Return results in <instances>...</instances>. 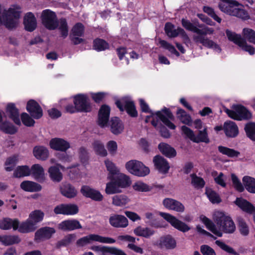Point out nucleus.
<instances>
[{
    "label": "nucleus",
    "mask_w": 255,
    "mask_h": 255,
    "mask_svg": "<svg viewBox=\"0 0 255 255\" xmlns=\"http://www.w3.org/2000/svg\"><path fill=\"white\" fill-rule=\"evenodd\" d=\"M201 220L208 230L216 236L221 237L223 233L232 234L236 230L235 224L232 218L226 216L224 212H217L213 216V219L219 230H218L213 221L205 216L200 217Z\"/></svg>",
    "instance_id": "f257e3e1"
},
{
    "label": "nucleus",
    "mask_w": 255,
    "mask_h": 255,
    "mask_svg": "<svg viewBox=\"0 0 255 255\" xmlns=\"http://www.w3.org/2000/svg\"><path fill=\"white\" fill-rule=\"evenodd\" d=\"M40 18L42 24L47 29L53 30L58 28L63 39L68 35L69 27L66 18L58 19L56 13L49 9L42 10Z\"/></svg>",
    "instance_id": "f03ea898"
},
{
    "label": "nucleus",
    "mask_w": 255,
    "mask_h": 255,
    "mask_svg": "<svg viewBox=\"0 0 255 255\" xmlns=\"http://www.w3.org/2000/svg\"><path fill=\"white\" fill-rule=\"evenodd\" d=\"M74 105L70 104L66 106L65 109L67 113H90L93 107L88 95L86 94H78L73 96Z\"/></svg>",
    "instance_id": "7ed1b4c3"
},
{
    "label": "nucleus",
    "mask_w": 255,
    "mask_h": 255,
    "mask_svg": "<svg viewBox=\"0 0 255 255\" xmlns=\"http://www.w3.org/2000/svg\"><path fill=\"white\" fill-rule=\"evenodd\" d=\"M139 105L142 112L155 115L156 117L169 128L171 129L176 128V126L170 121H174L175 117L169 108L164 107L160 111H158L154 113L150 110L148 104L144 100L140 99Z\"/></svg>",
    "instance_id": "20e7f679"
},
{
    "label": "nucleus",
    "mask_w": 255,
    "mask_h": 255,
    "mask_svg": "<svg viewBox=\"0 0 255 255\" xmlns=\"http://www.w3.org/2000/svg\"><path fill=\"white\" fill-rule=\"evenodd\" d=\"M214 32V30L213 28L208 26H205L202 29L199 28L197 35L193 36V40L196 43H201L208 48L213 49L220 53L222 51L220 46L212 40L205 37L207 34H213Z\"/></svg>",
    "instance_id": "39448f33"
},
{
    "label": "nucleus",
    "mask_w": 255,
    "mask_h": 255,
    "mask_svg": "<svg viewBox=\"0 0 255 255\" xmlns=\"http://www.w3.org/2000/svg\"><path fill=\"white\" fill-rule=\"evenodd\" d=\"M2 6L0 4V24L3 23L8 29L16 27L17 20L20 18V11L15 8L9 7L7 10L4 9L1 15Z\"/></svg>",
    "instance_id": "423d86ee"
},
{
    "label": "nucleus",
    "mask_w": 255,
    "mask_h": 255,
    "mask_svg": "<svg viewBox=\"0 0 255 255\" xmlns=\"http://www.w3.org/2000/svg\"><path fill=\"white\" fill-rule=\"evenodd\" d=\"M233 110L226 109L225 112L228 116L235 120H249L252 118L251 112L244 106L240 104L233 105Z\"/></svg>",
    "instance_id": "0eeeda50"
},
{
    "label": "nucleus",
    "mask_w": 255,
    "mask_h": 255,
    "mask_svg": "<svg viewBox=\"0 0 255 255\" xmlns=\"http://www.w3.org/2000/svg\"><path fill=\"white\" fill-rule=\"evenodd\" d=\"M125 167L129 173L138 177H144L150 172L148 167L137 160H130L128 161L126 163Z\"/></svg>",
    "instance_id": "6e6552de"
},
{
    "label": "nucleus",
    "mask_w": 255,
    "mask_h": 255,
    "mask_svg": "<svg viewBox=\"0 0 255 255\" xmlns=\"http://www.w3.org/2000/svg\"><path fill=\"white\" fill-rule=\"evenodd\" d=\"M115 105L120 112L126 111L128 115L131 118H136L138 112L134 101L127 97H123L115 101Z\"/></svg>",
    "instance_id": "1a4fd4ad"
},
{
    "label": "nucleus",
    "mask_w": 255,
    "mask_h": 255,
    "mask_svg": "<svg viewBox=\"0 0 255 255\" xmlns=\"http://www.w3.org/2000/svg\"><path fill=\"white\" fill-rule=\"evenodd\" d=\"M226 33L229 40L233 42L244 51L248 52L251 55L255 53V48L248 44L246 39L243 38L240 34L232 32L229 29L226 30Z\"/></svg>",
    "instance_id": "9d476101"
},
{
    "label": "nucleus",
    "mask_w": 255,
    "mask_h": 255,
    "mask_svg": "<svg viewBox=\"0 0 255 255\" xmlns=\"http://www.w3.org/2000/svg\"><path fill=\"white\" fill-rule=\"evenodd\" d=\"M181 128L183 133L194 142L199 143L203 142L208 143L210 142L207 128H205L203 130H199L197 136H195L192 129L186 126H182Z\"/></svg>",
    "instance_id": "9b49d317"
},
{
    "label": "nucleus",
    "mask_w": 255,
    "mask_h": 255,
    "mask_svg": "<svg viewBox=\"0 0 255 255\" xmlns=\"http://www.w3.org/2000/svg\"><path fill=\"white\" fill-rule=\"evenodd\" d=\"M159 215L173 228L180 232L186 233L191 229L187 224L169 213L160 212Z\"/></svg>",
    "instance_id": "f8f14e48"
},
{
    "label": "nucleus",
    "mask_w": 255,
    "mask_h": 255,
    "mask_svg": "<svg viewBox=\"0 0 255 255\" xmlns=\"http://www.w3.org/2000/svg\"><path fill=\"white\" fill-rule=\"evenodd\" d=\"M153 245L160 250H172L176 248L177 242L171 235L167 234L161 236Z\"/></svg>",
    "instance_id": "ddd939ff"
},
{
    "label": "nucleus",
    "mask_w": 255,
    "mask_h": 255,
    "mask_svg": "<svg viewBox=\"0 0 255 255\" xmlns=\"http://www.w3.org/2000/svg\"><path fill=\"white\" fill-rule=\"evenodd\" d=\"M55 232L56 230L54 228L47 226L41 227L35 232L34 241L39 242L41 241L49 240Z\"/></svg>",
    "instance_id": "4468645a"
},
{
    "label": "nucleus",
    "mask_w": 255,
    "mask_h": 255,
    "mask_svg": "<svg viewBox=\"0 0 255 255\" xmlns=\"http://www.w3.org/2000/svg\"><path fill=\"white\" fill-rule=\"evenodd\" d=\"M109 224L116 228H125L128 226V221L126 217L118 214H111L109 219Z\"/></svg>",
    "instance_id": "2eb2a0df"
},
{
    "label": "nucleus",
    "mask_w": 255,
    "mask_h": 255,
    "mask_svg": "<svg viewBox=\"0 0 255 255\" xmlns=\"http://www.w3.org/2000/svg\"><path fill=\"white\" fill-rule=\"evenodd\" d=\"M26 109L30 116L35 119H39L43 116V111L39 104L34 100H29Z\"/></svg>",
    "instance_id": "dca6fc26"
},
{
    "label": "nucleus",
    "mask_w": 255,
    "mask_h": 255,
    "mask_svg": "<svg viewBox=\"0 0 255 255\" xmlns=\"http://www.w3.org/2000/svg\"><path fill=\"white\" fill-rule=\"evenodd\" d=\"M111 112L110 107L106 104L102 105L99 109L98 114V124L101 128L107 126L109 121Z\"/></svg>",
    "instance_id": "f3484780"
},
{
    "label": "nucleus",
    "mask_w": 255,
    "mask_h": 255,
    "mask_svg": "<svg viewBox=\"0 0 255 255\" xmlns=\"http://www.w3.org/2000/svg\"><path fill=\"white\" fill-rule=\"evenodd\" d=\"M81 192L84 196L90 198L93 201L100 202L103 200V196L99 191L92 188L89 186H82Z\"/></svg>",
    "instance_id": "a211bd4d"
},
{
    "label": "nucleus",
    "mask_w": 255,
    "mask_h": 255,
    "mask_svg": "<svg viewBox=\"0 0 255 255\" xmlns=\"http://www.w3.org/2000/svg\"><path fill=\"white\" fill-rule=\"evenodd\" d=\"M49 146L51 149L54 150L66 152L70 148V144L63 138L55 137L50 140Z\"/></svg>",
    "instance_id": "6ab92c4d"
},
{
    "label": "nucleus",
    "mask_w": 255,
    "mask_h": 255,
    "mask_svg": "<svg viewBox=\"0 0 255 255\" xmlns=\"http://www.w3.org/2000/svg\"><path fill=\"white\" fill-rule=\"evenodd\" d=\"M163 205L166 209L179 213H183L185 211L184 205L180 201L175 199L166 198L162 201Z\"/></svg>",
    "instance_id": "aec40b11"
},
{
    "label": "nucleus",
    "mask_w": 255,
    "mask_h": 255,
    "mask_svg": "<svg viewBox=\"0 0 255 255\" xmlns=\"http://www.w3.org/2000/svg\"><path fill=\"white\" fill-rule=\"evenodd\" d=\"M5 112L8 117L16 125L20 126L21 125L19 118V110L16 107L14 103H9L6 105Z\"/></svg>",
    "instance_id": "412c9836"
},
{
    "label": "nucleus",
    "mask_w": 255,
    "mask_h": 255,
    "mask_svg": "<svg viewBox=\"0 0 255 255\" xmlns=\"http://www.w3.org/2000/svg\"><path fill=\"white\" fill-rule=\"evenodd\" d=\"M155 167L162 174H166L170 169L168 161L160 155L155 156L153 159Z\"/></svg>",
    "instance_id": "4be33fe9"
},
{
    "label": "nucleus",
    "mask_w": 255,
    "mask_h": 255,
    "mask_svg": "<svg viewBox=\"0 0 255 255\" xmlns=\"http://www.w3.org/2000/svg\"><path fill=\"white\" fill-rule=\"evenodd\" d=\"M58 228L63 231H71L82 228L79 221L76 219H68L62 221L58 224Z\"/></svg>",
    "instance_id": "5701e85b"
},
{
    "label": "nucleus",
    "mask_w": 255,
    "mask_h": 255,
    "mask_svg": "<svg viewBox=\"0 0 255 255\" xmlns=\"http://www.w3.org/2000/svg\"><path fill=\"white\" fill-rule=\"evenodd\" d=\"M23 24L27 31L32 32L36 29L37 21L33 13L28 12L25 14L23 18Z\"/></svg>",
    "instance_id": "b1692460"
},
{
    "label": "nucleus",
    "mask_w": 255,
    "mask_h": 255,
    "mask_svg": "<svg viewBox=\"0 0 255 255\" xmlns=\"http://www.w3.org/2000/svg\"><path fill=\"white\" fill-rule=\"evenodd\" d=\"M240 5V3L235 0H220L218 6L222 12L230 15L234 6H238Z\"/></svg>",
    "instance_id": "393cba45"
},
{
    "label": "nucleus",
    "mask_w": 255,
    "mask_h": 255,
    "mask_svg": "<svg viewBox=\"0 0 255 255\" xmlns=\"http://www.w3.org/2000/svg\"><path fill=\"white\" fill-rule=\"evenodd\" d=\"M225 134L229 137H235L239 134V129L236 124L232 121H226L224 124Z\"/></svg>",
    "instance_id": "a878e982"
},
{
    "label": "nucleus",
    "mask_w": 255,
    "mask_h": 255,
    "mask_svg": "<svg viewBox=\"0 0 255 255\" xmlns=\"http://www.w3.org/2000/svg\"><path fill=\"white\" fill-rule=\"evenodd\" d=\"M31 176L37 181L42 183L45 180L44 170L42 166L39 164H34L31 167Z\"/></svg>",
    "instance_id": "bb28decb"
},
{
    "label": "nucleus",
    "mask_w": 255,
    "mask_h": 255,
    "mask_svg": "<svg viewBox=\"0 0 255 255\" xmlns=\"http://www.w3.org/2000/svg\"><path fill=\"white\" fill-rule=\"evenodd\" d=\"M110 126L111 132L115 135L121 133L124 129L123 122L118 117H112L110 121Z\"/></svg>",
    "instance_id": "cd10ccee"
},
{
    "label": "nucleus",
    "mask_w": 255,
    "mask_h": 255,
    "mask_svg": "<svg viewBox=\"0 0 255 255\" xmlns=\"http://www.w3.org/2000/svg\"><path fill=\"white\" fill-rule=\"evenodd\" d=\"M235 204L243 211L252 214L255 212V207L249 201L242 198H237Z\"/></svg>",
    "instance_id": "c85d7f7f"
},
{
    "label": "nucleus",
    "mask_w": 255,
    "mask_h": 255,
    "mask_svg": "<svg viewBox=\"0 0 255 255\" xmlns=\"http://www.w3.org/2000/svg\"><path fill=\"white\" fill-rule=\"evenodd\" d=\"M19 225V222L17 219L12 220L9 218H5L0 221V229L4 230H9L11 228L14 230H16Z\"/></svg>",
    "instance_id": "c756f323"
},
{
    "label": "nucleus",
    "mask_w": 255,
    "mask_h": 255,
    "mask_svg": "<svg viewBox=\"0 0 255 255\" xmlns=\"http://www.w3.org/2000/svg\"><path fill=\"white\" fill-rule=\"evenodd\" d=\"M60 190L61 194L68 198H73L76 196L77 194L75 188L68 183L62 184Z\"/></svg>",
    "instance_id": "7c9ffc66"
},
{
    "label": "nucleus",
    "mask_w": 255,
    "mask_h": 255,
    "mask_svg": "<svg viewBox=\"0 0 255 255\" xmlns=\"http://www.w3.org/2000/svg\"><path fill=\"white\" fill-rule=\"evenodd\" d=\"M33 154L36 159L45 161L48 158L49 152L46 147L37 145L34 146L33 149Z\"/></svg>",
    "instance_id": "2f4dec72"
},
{
    "label": "nucleus",
    "mask_w": 255,
    "mask_h": 255,
    "mask_svg": "<svg viewBox=\"0 0 255 255\" xmlns=\"http://www.w3.org/2000/svg\"><path fill=\"white\" fill-rule=\"evenodd\" d=\"M158 148L163 155L168 158L174 157L177 154L176 150L166 143L160 142L158 145Z\"/></svg>",
    "instance_id": "473e14b6"
},
{
    "label": "nucleus",
    "mask_w": 255,
    "mask_h": 255,
    "mask_svg": "<svg viewBox=\"0 0 255 255\" xmlns=\"http://www.w3.org/2000/svg\"><path fill=\"white\" fill-rule=\"evenodd\" d=\"M119 188H125L129 186L131 183L129 177L124 173H119L113 177Z\"/></svg>",
    "instance_id": "72a5a7b5"
},
{
    "label": "nucleus",
    "mask_w": 255,
    "mask_h": 255,
    "mask_svg": "<svg viewBox=\"0 0 255 255\" xmlns=\"http://www.w3.org/2000/svg\"><path fill=\"white\" fill-rule=\"evenodd\" d=\"M181 24L182 26L187 30L192 31L197 34L199 28L203 27L202 24H200L197 19L193 21V23H191L189 20L183 18L181 19Z\"/></svg>",
    "instance_id": "f704fd0d"
},
{
    "label": "nucleus",
    "mask_w": 255,
    "mask_h": 255,
    "mask_svg": "<svg viewBox=\"0 0 255 255\" xmlns=\"http://www.w3.org/2000/svg\"><path fill=\"white\" fill-rule=\"evenodd\" d=\"M133 233L137 236L149 239L155 234V231L148 227L138 226L133 230Z\"/></svg>",
    "instance_id": "c9c22d12"
},
{
    "label": "nucleus",
    "mask_w": 255,
    "mask_h": 255,
    "mask_svg": "<svg viewBox=\"0 0 255 255\" xmlns=\"http://www.w3.org/2000/svg\"><path fill=\"white\" fill-rule=\"evenodd\" d=\"M20 186L22 189L28 192H38L42 189V187L39 184L30 181L22 182Z\"/></svg>",
    "instance_id": "e433bc0d"
},
{
    "label": "nucleus",
    "mask_w": 255,
    "mask_h": 255,
    "mask_svg": "<svg viewBox=\"0 0 255 255\" xmlns=\"http://www.w3.org/2000/svg\"><path fill=\"white\" fill-rule=\"evenodd\" d=\"M93 49L97 52H101L109 49L110 45L105 40L96 38L93 41Z\"/></svg>",
    "instance_id": "4c0bfd02"
},
{
    "label": "nucleus",
    "mask_w": 255,
    "mask_h": 255,
    "mask_svg": "<svg viewBox=\"0 0 255 255\" xmlns=\"http://www.w3.org/2000/svg\"><path fill=\"white\" fill-rule=\"evenodd\" d=\"M0 130L3 133L14 134L17 131V128L8 121L0 122Z\"/></svg>",
    "instance_id": "58836bf2"
},
{
    "label": "nucleus",
    "mask_w": 255,
    "mask_h": 255,
    "mask_svg": "<svg viewBox=\"0 0 255 255\" xmlns=\"http://www.w3.org/2000/svg\"><path fill=\"white\" fill-rule=\"evenodd\" d=\"M177 118L183 124L191 126L192 120L190 115L187 114L185 111L181 108H178L176 112Z\"/></svg>",
    "instance_id": "ea45409f"
},
{
    "label": "nucleus",
    "mask_w": 255,
    "mask_h": 255,
    "mask_svg": "<svg viewBox=\"0 0 255 255\" xmlns=\"http://www.w3.org/2000/svg\"><path fill=\"white\" fill-rule=\"evenodd\" d=\"M18 230L21 233H28L33 232L36 229L35 225L32 221L27 219L25 222H22L18 226Z\"/></svg>",
    "instance_id": "a19ab883"
},
{
    "label": "nucleus",
    "mask_w": 255,
    "mask_h": 255,
    "mask_svg": "<svg viewBox=\"0 0 255 255\" xmlns=\"http://www.w3.org/2000/svg\"><path fill=\"white\" fill-rule=\"evenodd\" d=\"M21 241L18 236L16 235H0V242L4 246H10L18 244Z\"/></svg>",
    "instance_id": "79ce46f5"
},
{
    "label": "nucleus",
    "mask_w": 255,
    "mask_h": 255,
    "mask_svg": "<svg viewBox=\"0 0 255 255\" xmlns=\"http://www.w3.org/2000/svg\"><path fill=\"white\" fill-rule=\"evenodd\" d=\"M133 187L135 190L140 192L152 191L154 188L159 189H162L164 188V186L162 185H154L153 186H149L143 182L136 183Z\"/></svg>",
    "instance_id": "37998d69"
},
{
    "label": "nucleus",
    "mask_w": 255,
    "mask_h": 255,
    "mask_svg": "<svg viewBox=\"0 0 255 255\" xmlns=\"http://www.w3.org/2000/svg\"><path fill=\"white\" fill-rule=\"evenodd\" d=\"M48 172L50 179L55 182H60L63 175L58 167L55 166H52L49 168Z\"/></svg>",
    "instance_id": "c03bdc74"
},
{
    "label": "nucleus",
    "mask_w": 255,
    "mask_h": 255,
    "mask_svg": "<svg viewBox=\"0 0 255 255\" xmlns=\"http://www.w3.org/2000/svg\"><path fill=\"white\" fill-rule=\"evenodd\" d=\"M31 174L29 167L27 165L18 166L14 170L13 176L15 178H20L28 176Z\"/></svg>",
    "instance_id": "a18cd8bd"
},
{
    "label": "nucleus",
    "mask_w": 255,
    "mask_h": 255,
    "mask_svg": "<svg viewBox=\"0 0 255 255\" xmlns=\"http://www.w3.org/2000/svg\"><path fill=\"white\" fill-rule=\"evenodd\" d=\"M245 188L251 193L255 194V178L249 176L243 178Z\"/></svg>",
    "instance_id": "49530a36"
},
{
    "label": "nucleus",
    "mask_w": 255,
    "mask_h": 255,
    "mask_svg": "<svg viewBox=\"0 0 255 255\" xmlns=\"http://www.w3.org/2000/svg\"><path fill=\"white\" fill-rule=\"evenodd\" d=\"M108 178L110 180V182L106 184L105 189L106 194L111 195L121 192V190L119 189V187L118 186L115 181L113 180V177H111Z\"/></svg>",
    "instance_id": "de8ad7c7"
},
{
    "label": "nucleus",
    "mask_w": 255,
    "mask_h": 255,
    "mask_svg": "<svg viewBox=\"0 0 255 255\" xmlns=\"http://www.w3.org/2000/svg\"><path fill=\"white\" fill-rule=\"evenodd\" d=\"M218 149L220 153L230 158L237 157L240 155L239 151L222 145L219 146Z\"/></svg>",
    "instance_id": "09e8293b"
},
{
    "label": "nucleus",
    "mask_w": 255,
    "mask_h": 255,
    "mask_svg": "<svg viewBox=\"0 0 255 255\" xmlns=\"http://www.w3.org/2000/svg\"><path fill=\"white\" fill-rule=\"evenodd\" d=\"M129 200L124 194L116 195L112 197V204L116 206L122 207L127 204Z\"/></svg>",
    "instance_id": "8fccbe9b"
},
{
    "label": "nucleus",
    "mask_w": 255,
    "mask_h": 255,
    "mask_svg": "<svg viewBox=\"0 0 255 255\" xmlns=\"http://www.w3.org/2000/svg\"><path fill=\"white\" fill-rule=\"evenodd\" d=\"M243 38L250 43L255 44V31L250 28H244L242 30Z\"/></svg>",
    "instance_id": "3c124183"
},
{
    "label": "nucleus",
    "mask_w": 255,
    "mask_h": 255,
    "mask_svg": "<svg viewBox=\"0 0 255 255\" xmlns=\"http://www.w3.org/2000/svg\"><path fill=\"white\" fill-rule=\"evenodd\" d=\"M93 149L96 154L102 157L107 155V151L104 144L100 140H95L92 144Z\"/></svg>",
    "instance_id": "603ef678"
},
{
    "label": "nucleus",
    "mask_w": 255,
    "mask_h": 255,
    "mask_svg": "<svg viewBox=\"0 0 255 255\" xmlns=\"http://www.w3.org/2000/svg\"><path fill=\"white\" fill-rule=\"evenodd\" d=\"M44 217V213L43 211L40 210H35L30 213L29 218L36 225L43 220Z\"/></svg>",
    "instance_id": "864d4df0"
},
{
    "label": "nucleus",
    "mask_w": 255,
    "mask_h": 255,
    "mask_svg": "<svg viewBox=\"0 0 255 255\" xmlns=\"http://www.w3.org/2000/svg\"><path fill=\"white\" fill-rule=\"evenodd\" d=\"M244 130L247 136L255 141V123L249 122L245 125Z\"/></svg>",
    "instance_id": "5fc2aeb1"
},
{
    "label": "nucleus",
    "mask_w": 255,
    "mask_h": 255,
    "mask_svg": "<svg viewBox=\"0 0 255 255\" xmlns=\"http://www.w3.org/2000/svg\"><path fill=\"white\" fill-rule=\"evenodd\" d=\"M85 32V26L81 22L76 23L72 27L70 35L83 37Z\"/></svg>",
    "instance_id": "6e6d98bb"
},
{
    "label": "nucleus",
    "mask_w": 255,
    "mask_h": 255,
    "mask_svg": "<svg viewBox=\"0 0 255 255\" xmlns=\"http://www.w3.org/2000/svg\"><path fill=\"white\" fill-rule=\"evenodd\" d=\"M230 15L237 17L243 20H247L250 18V16L248 11L243 8H240L234 6L232 10Z\"/></svg>",
    "instance_id": "4d7b16f0"
},
{
    "label": "nucleus",
    "mask_w": 255,
    "mask_h": 255,
    "mask_svg": "<svg viewBox=\"0 0 255 255\" xmlns=\"http://www.w3.org/2000/svg\"><path fill=\"white\" fill-rule=\"evenodd\" d=\"M191 184L196 189H202L205 185V181L201 177L198 176L195 173L190 174Z\"/></svg>",
    "instance_id": "13d9d810"
},
{
    "label": "nucleus",
    "mask_w": 255,
    "mask_h": 255,
    "mask_svg": "<svg viewBox=\"0 0 255 255\" xmlns=\"http://www.w3.org/2000/svg\"><path fill=\"white\" fill-rule=\"evenodd\" d=\"M76 237L75 234H68L63 239L58 241L56 244V249H60L62 247H66L72 242Z\"/></svg>",
    "instance_id": "bf43d9fd"
},
{
    "label": "nucleus",
    "mask_w": 255,
    "mask_h": 255,
    "mask_svg": "<svg viewBox=\"0 0 255 255\" xmlns=\"http://www.w3.org/2000/svg\"><path fill=\"white\" fill-rule=\"evenodd\" d=\"M105 164L107 170L109 172L108 178H110L111 177H114L119 173V169L117 168L115 164L111 161L108 159L106 160L105 161Z\"/></svg>",
    "instance_id": "052dcab7"
},
{
    "label": "nucleus",
    "mask_w": 255,
    "mask_h": 255,
    "mask_svg": "<svg viewBox=\"0 0 255 255\" xmlns=\"http://www.w3.org/2000/svg\"><path fill=\"white\" fill-rule=\"evenodd\" d=\"M18 160V157L16 155L8 157L4 163L5 170L6 171H11L13 170Z\"/></svg>",
    "instance_id": "680f3d73"
},
{
    "label": "nucleus",
    "mask_w": 255,
    "mask_h": 255,
    "mask_svg": "<svg viewBox=\"0 0 255 255\" xmlns=\"http://www.w3.org/2000/svg\"><path fill=\"white\" fill-rule=\"evenodd\" d=\"M238 226L241 234L244 236H247L249 234V228L247 223L242 218H238Z\"/></svg>",
    "instance_id": "e2e57ef3"
},
{
    "label": "nucleus",
    "mask_w": 255,
    "mask_h": 255,
    "mask_svg": "<svg viewBox=\"0 0 255 255\" xmlns=\"http://www.w3.org/2000/svg\"><path fill=\"white\" fill-rule=\"evenodd\" d=\"M205 194L211 203L215 204L220 203L221 202L219 195L212 189H206Z\"/></svg>",
    "instance_id": "0e129e2a"
},
{
    "label": "nucleus",
    "mask_w": 255,
    "mask_h": 255,
    "mask_svg": "<svg viewBox=\"0 0 255 255\" xmlns=\"http://www.w3.org/2000/svg\"><path fill=\"white\" fill-rule=\"evenodd\" d=\"M231 180L235 189L239 192H243L245 190V186L242 184L238 177L234 173L231 174Z\"/></svg>",
    "instance_id": "69168bd1"
},
{
    "label": "nucleus",
    "mask_w": 255,
    "mask_h": 255,
    "mask_svg": "<svg viewBox=\"0 0 255 255\" xmlns=\"http://www.w3.org/2000/svg\"><path fill=\"white\" fill-rule=\"evenodd\" d=\"M90 96L92 100L96 104L102 103L107 96V93L104 92L91 93Z\"/></svg>",
    "instance_id": "338daca9"
},
{
    "label": "nucleus",
    "mask_w": 255,
    "mask_h": 255,
    "mask_svg": "<svg viewBox=\"0 0 255 255\" xmlns=\"http://www.w3.org/2000/svg\"><path fill=\"white\" fill-rule=\"evenodd\" d=\"M215 244L222 250L224 251L225 252L229 254H231L234 255H240L239 254L237 253L236 251H235L233 248L229 246L224 242L220 240H217L215 242Z\"/></svg>",
    "instance_id": "774afa93"
}]
</instances>
